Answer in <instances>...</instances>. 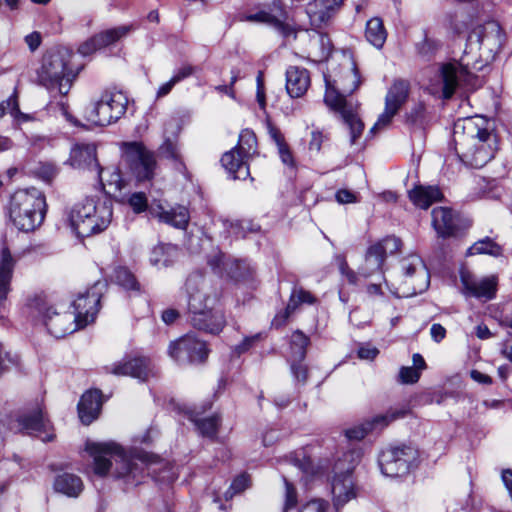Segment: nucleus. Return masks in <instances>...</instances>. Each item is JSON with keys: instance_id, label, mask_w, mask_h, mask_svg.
Masks as SVG:
<instances>
[{"instance_id": "obj_1", "label": "nucleus", "mask_w": 512, "mask_h": 512, "mask_svg": "<svg viewBox=\"0 0 512 512\" xmlns=\"http://www.w3.org/2000/svg\"><path fill=\"white\" fill-rule=\"evenodd\" d=\"M340 71L333 79L325 75L326 92L325 104L339 112L344 122L349 126L351 144L362 135L364 124L357 114L358 105L348 101L346 95L353 93L361 84L360 75L351 53H343Z\"/></svg>"}, {"instance_id": "obj_2", "label": "nucleus", "mask_w": 512, "mask_h": 512, "mask_svg": "<svg viewBox=\"0 0 512 512\" xmlns=\"http://www.w3.org/2000/svg\"><path fill=\"white\" fill-rule=\"evenodd\" d=\"M86 450L94 459L95 474L104 476L114 465V476L133 485L140 483L145 466L152 464L155 459V456L144 451L135 450L128 454L113 442L87 443Z\"/></svg>"}, {"instance_id": "obj_3", "label": "nucleus", "mask_w": 512, "mask_h": 512, "mask_svg": "<svg viewBox=\"0 0 512 512\" xmlns=\"http://www.w3.org/2000/svg\"><path fill=\"white\" fill-rule=\"evenodd\" d=\"M485 125L483 118H465L454 125L455 150L468 167L482 168L494 157L497 139Z\"/></svg>"}, {"instance_id": "obj_4", "label": "nucleus", "mask_w": 512, "mask_h": 512, "mask_svg": "<svg viewBox=\"0 0 512 512\" xmlns=\"http://www.w3.org/2000/svg\"><path fill=\"white\" fill-rule=\"evenodd\" d=\"M185 287L193 326L212 334L219 333L225 325V318L221 311L215 309L217 295L204 276L200 272L190 274Z\"/></svg>"}, {"instance_id": "obj_5", "label": "nucleus", "mask_w": 512, "mask_h": 512, "mask_svg": "<svg viewBox=\"0 0 512 512\" xmlns=\"http://www.w3.org/2000/svg\"><path fill=\"white\" fill-rule=\"evenodd\" d=\"M46 197L35 187L15 191L9 201L8 216L13 226L29 233L38 229L46 215Z\"/></svg>"}, {"instance_id": "obj_6", "label": "nucleus", "mask_w": 512, "mask_h": 512, "mask_svg": "<svg viewBox=\"0 0 512 512\" xmlns=\"http://www.w3.org/2000/svg\"><path fill=\"white\" fill-rule=\"evenodd\" d=\"M112 203L85 198L74 204L68 214L71 229L78 237H89L105 230L112 220Z\"/></svg>"}, {"instance_id": "obj_7", "label": "nucleus", "mask_w": 512, "mask_h": 512, "mask_svg": "<svg viewBox=\"0 0 512 512\" xmlns=\"http://www.w3.org/2000/svg\"><path fill=\"white\" fill-rule=\"evenodd\" d=\"M71 57L66 49L50 50L43 56L37 72L38 80L51 93L68 94L75 77L69 67Z\"/></svg>"}, {"instance_id": "obj_8", "label": "nucleus", "mask_w": 512, "mask_h": 512, "mask_svg": "<svg viewBox=\"0 0 512 512\" xmlns=\"http://www.w3.org/2000/svg\"><path fill=\"white\" fill-rule=\"evenodd\" d=\"M127 105L128 97L123 92L106 90L85 107L83 117L90 126H107L126 113Z\"/></svg>"}, {"instance_id": "obj_9", "label": "nucleus", "mask_w": 512, "mask_h": 512, "mask_svg": "<svg viewBox=\"0 0 512 512\" xmlns=\"http://www.w3.org/2000/svg\"><path fill=\"white\" fill-rule=\"evenodd\" d=\"M127 202L135 213L148 210L152 217L177 229H186L188 226L190 214L185 206L177 205L167 210L160 201H153L148 205L147 197L143 192L132 193Z\"/></svg>"}, {"instance_id": "obj_10", "label": "nucleus", "mask_w": 512, "mask_h": 512, "mask_svg": "<svg viewBox=\"0 0 512 512\" xmlns=\"http://www.w3.org/2000/svg\"><path fill=\"white\" fill-rule=\"evenodd\" d=\"M27 307L31 316L40 318L56 338L64 337L80 328L70 314L57 313L45 295L34 296L29 300Z\"/></svg>"}, {"instance_id": "obj_11", "label": "nucleus", "mask_w": 512, "mask_h": 512, "mask_svg": "<svg viewBox=\"0 0 512 512\" xmlns=\"http://www.w3.org/2000/svg\"><path fill=\"white\" fill-rule=\"evenodd\" d=\"M505 42V33L496 21H488L476 26L467 39L468 47L477 49L480 57L485 61H491L501 51Z\"/></svg>"}, {"instance_id": "obj_12", "label": "nucleus", "mask_w": 512, "mask_h": 512, "mask_svg": "<svg viewBox=\"0 0 512 512\" xmlns=\"http://www.w3.org/2000/svg\"><path fill=\"white\" fill-rule=\"evenodd\" d=\"M417 460V451L410 446L389 447L379 455V466L387 477L407 475Z\"/></svg>"}, {"instance_id": "obj_13", "label": "nucleus", "mask_w": 512, "mask_h": 512, "mask_svg": "<svg viewBox=\"0 0 512 512\" xmlns=\"http://www.w3.org/2000/svg\"><path fill=\"white\" fill-rule=\"evenodd\" d=\"M105 284L97 281L83 293H79L73 301L74 322L80 328L85 327L95 320L100 309V299L103 294Z\"/></svg>"}, {"instance_id": "obj_14", "label": "nucleus", "mask_w": 512, "mask_h": 512, "mask_svg": "<svg viewBox=\"0 0 512 512\" xmlns=\"http://www.w3.org/2000/svg\"><path fill=\"white\" fill-rule=\"evenodd\" d=\"M400 246V239L394 236L386 237L371 245L367 249L364 264L361 266L359 274L368 278L376 272L382 271L386 256L397 252Z\"/></svg>"}, {"instance_id": "obj_15", "label": "nucleus", "mask_w": 512, "mask_h": 512, "mask_svg": "<svg viewBox=\"0 0 512 512\" xmlns=\"http://www.w3.org/2000/svg\"><path fill=\"white\" fill-rule=\"evenodd\" d=\"M11 429L16 432L36 435L43 442L51 441L54 438V435L50 432V422L38 404L31 411L19 415L11 425Z\"/></svg>"}, {"instance_id": "obj_16", "label": "nucleus", "mask_w": 512, "mask_h": 512, "mask_svg": "<svg viewBox=\"0 0 512 512\" xmlns=\"http://www.w3.org/2000/svg\"><path fill=\"white\" fill-rule=\"evenodd\" d=\"M400 269L406 277L404 283L409 285V289L403 292V295L410 296L422 293L430 283V274L423 262L417 255H409L400 262Z\"/></svg>"}, {"instance_id": "obj_17", "label": "nucleus", "mask_w": 512, "mask_h": 512, "mask_svg": "<svg viewBox=\"0 0 512 512\" xmlns=\"http://www.w3.org/2000/svg\"><path fill=\"white\" fill-rule=\"evenodd\" d=\"M409 92V83L404 80L395 81L385 98V109L384 112L378 117L377 122L373 125L370 133L374 134L387 127L393 117L398 113L401 106L406 102Z\"/></svg>"}, {"instance_id": "obj_18", "label": "nucleus", "mask_w": 512, "mask_h": 512, "mask_svg": "<svg viewBox=\"0 0 512 512\" xmlns=\"http://www.w3.org/2000/svg\"><path fill=\"white\" fill-rule=\"evenodd\" d=\"M123 156L130 162L139 180H148L153 177L156 160L152 153L138 142L124 143Z\"/></svg>"}, {"instance_id": "obj_19", "label": "nucleus", "mask_w": 512, "mask_h": 512, "mask_svg": "<svg viewBox=\"0 0 512 512\" xmlns=\"http://www.w3.org/2000/svg\"><path fill=\"white\" fill-rule=\"evenodd\" d=\"M439 77L442 84L444 98H450L459 84L471 85L474 79L469 70V63L461 62L447 63L442 65L439 70Z\"/></svg>"}, {"instance_id": "obj_20", "label": "nucleus", "mask_w": 512, "mask_h": 512, "mask_svg": "<svg viewBox=\"0 0 512 512\" xmlns=\"http://www.w3.org/2000/svg\"><path fill=\"white\" fill-rule=\"evenodd\" d=\"M460 280L463 294L478 299L492 300L496 296L498 278L495 275L477 278L469 271H461Z\"/></svg>"}, {"instance_id": "obj_21", "label": "nucleus", "mask_w": 512, "mask_h": 512, "mask_svg": "<svg viewBox=\"0 0 512 512\" xmlns=\"http://www.w3.org/2000/svg\"><path fill=\"white\" fill-rule=\"evenodd\" d=\"M133 30V25H121L101 31L83 42L78 47V52L83 56H89L102 48L120 41Z\"/></svg>"}, {"instance_id": "obj_22", "label": "nucleus", "mask_w": 512, "mask_h": 512, "mask_svg": "<svg viewBox=\"0 0 512 512\" xmlns=\"http://www.w3.org/2000/svg\"><path fill=\"white\" fill-rule=\"evenodd\" d=\"M153 364L147 357L137 356L125 358L106 367L108 373L116 376H131L141 381H146L154 375Z\"/></svg>"}, {"instance_id": "obj_23", "label": "nucleus", "mask_w": 512, "mask_h": 512, "mask_svg": "<svg viewBox=\"0 0 512 512\" xmlns=\"http://www.w3.org/2000/svg\"><path fill=\"white\" fill-rule=\"evenodd\" d=\"M407 411L404 409L389 410L385 414H379L371 419L365 420L363 423L346 430V437L350 440H361L369 432L376 429H383L392 421L403 418Z\"/></svg>"}, {"instance_id": "obj_24", "label": "nucleus", "mask_w": 512, "mask_h": 512, "mask_svg": "<svg viewBox=\"0 0 512 512\" xmlns=\"http://www.w3.org/2000/svg\"><path fill=\"white\" fill-rule=\"evenodd\" d=\"M331 494L336 510L357 497V488L351 471L336 473L331 480Z\"/></svg>"}, {"instance_id": "obj_25", "label": "nucleus", "mask_w": 512, "mask_h": 512, "mask_svg": "<svg viewBox=\"0 0 512 512\" xmlns=\"http://www.w3.org/2000/svg\"><path fill=\"white\" fill-rule=\"evenodd\" d=\"M459 217L449 208L436 207L432 210V225L441 237H450L457 234Z\"/></svg>"}, {"instance_id": "obj_26", "label": "nucleus", "mask_w": 512, "mask_h": 512, "mask_svg": "<svg viewBox=\"0 0 512 512\" xmlns=\"http://www.w3.org/2000/svg\"><path fill=\"white\" fill-rule=\"evenodd\" d=\"M102 404L101 391L95 389L84 393L78 403V413L81 422L85 425L92 423L99 416Z\"/></svg>"}, {"instance_id": "obj_27", "label": "nucleus", "mask_w": 512, "mask_h": 512, "mask_svg": "<svg viewBox=\"0 0 512 512\" xmlns=\"http://www.w3.org/2000/svg\"><path fill=\"white\" fill-rule=\"evenodd\" d=\"M70 164L79 169L94 170L100 168L96 158V146L94 144H76L70 152Z\"/></svg>"}, {"instance_id": "obj_28", "label": "nucleus", "mask_w": 512, "mask_h": 512, "mask_svg": "<svg viewBox=\"0 0 512 512\" xmlns=\"http://www.w3.org/2000/svg\"><path fill=\"white\" fill-rule=\"evenodd\" d=\"M309 71L298 66H290L286 71V90L292 98L303 96L310 87Z\"/></svg>"}, {"instance_id": "obj_29", "label": "nucleus", "mask_w": 512, "mask_h": 512, "mask_svg": "<svg viewBox=\"0 0 512 512\" xmlns=\"http://www.w3.org/2000/svg\"><path fill=\"white\" fill-rule=\"evenodd\" d=\"M208 263L213 269L219 270V272L223 269L230 278L236 281L247 278L252 271L245 261H226L222 253H218L210 258Z\"/></svg>"}, {"instance_id": "obj_30", "label": "nucleus", "mask_w": 512, "mask_h": 512, "mask_svg": "<svg viewBox=\"0 0 512 512\" xmlns=\"http://www.w3.org/2000/svg\"><path fill=\"white\" fill-rule=\"evenodd\" d=\"M248 159L231 149L223 154L221 158L222 166L233 177V179L245 180L250 172L247 165Z\"/></svg>"}, {"instance_id": "obj_31", "label": "nucleus", "mask_w": 512, "mask_h": 512, "mask_svg": "<svg viewBox=\"0 0 512 512\" xmlns=\"http://www.w3.org/2000/svg\"><path fill=\"white\" fill-rule=\"evenodd\" d=\"M442 192L437 186L418 185L409 191V198L419 208L427 209L434 202L440 201Z\"/></svg>"}, {"instance_id": "obj_32", "label": "nucleus", "mask_w": 512, "mask_h": 512, "mask_svg": "<svg viewBox=\"0 0 512 512\" xmlns=\"http://www.w3.org/2000/svg\"><path fill=\"white\" fill-rule=\"evenodd\" d=\"M15 260L9 249L3 247L0 253V302L7 298L13 275Z\"/></svg>"}, {"instance_id": "obj_33", "label": "nucleus", "mask_w": 512, "mask_h": 512, "mask_svg": "<svg viewBox=\"0 0 512 512\" xmlns=\"http://www.w3.org/2000/svg\"><path fill=\"white\" fill-rule=\"evenodd\" d=\"M96 177L107 194L115 195L121 192L126 186L125 180L122 178L120 170L116 167L107 168L105 171L100 167L96 173Z\"/></svg>"}, {"instance_id": "obj_34", "label": "nucleus", "mask_w": 512, "mask_h": 512, "mask_svg": "<svg viewBox=\"0 0 512 512\" xmlns=\"http://www.w3.org/2000/svg\"><path fill=\"white\" fill-rule=\"evenodd\" d=\"M179 256V249L173 244H158L150 254V263L160 268L171 266Z\"/></svg>"}, {"instance_id": "obj_35", "label": "nucleus", "mask_w": 512, "mask_h": 512, "mask_svg": "<svg viewBox=\"0 0 512 512\" xmlns=\"http://www.w3.org/2000/svg\"><path fill=\"white\" fill-rule=\"evenodd\" d=\"M83 487L81 478L71 473L60 474L54 481L55 491L68 497H78L83 491Z\"/></svg>"}, {"instance_id": "obj_36", "label": "nucleus", "mask_w": 512, "mask_h": 512, "mask_svg": "<svg viewBox=\"0 0 512 512\" xmlns=\"http://www.w3.org/2000/svg\"><path fill=\"white\" fill-rule=\"evenodd\" d=\"M365 36L374 47L378 49L383 47L387 38V31L381 18L374 17L367 21Z\"/></svg>"}, {"instance_id": "obj_37", "label": "nucleus", "mask_w": 512, "mask_h": 512, "mask_svg": "<svg viewBox=\"0 0 512 512\" xmlns=\"http://www.w3.org/2000/svg\"><path fill=\"white\" fill-rule=\"evenodd\" d=\"M332 44L329 37L316 30L310 36V50L317 60L322 61L326 59L331 52Z\"/></svg>"}, {"instance_id": "obj_38", "label": "nucleus", "mask_w": 512, "mask_h": 512, "mask_svg": "<svg viewBox=\"0 0 512 512\" xmlns=\"http://www.w3.org/2000/svg\"><path fill=\"white\" fill-rule=\"evenodd\" d=\"M188 417L195 424L199 432L206 437H214L219 426V417L216 415L200 418L195 411H188Z\"/></svg>"}, {"instance_id": "obj_39", "label": "nucleus", "mask_w": 512, "mask_h": 512, "mask_svg": "<svg viewBox=\"0 0 512 512\" xmlns=\"http://www.w3.org/2000/svg\"><path fill=\"white\" fill-rule=\"evenodd\" d=\"M190 343H193V336L192 335H186L179 340L172 342L169 346V355L171 358H173L175 361L184 364V363H190L189 359V346Z\"/></svg>"}, {"instance_id": "obj_40", "label": "nucleus", "mask_w": 512, "mask_h": 512, "mask_svg": "<svg viewBox=\"0 0 512 512\" xmlns=\"http://www.w3.org/2000/svg\"><path fill=\"white\" fill-rule=\"evenodd\" d=\"M256 143L255 134L251 130L245 129L240 133L238 144L233 150H237L238 153L249 159L255 153Z\"/></svg>"}, {"instance_id": "obj_41", "label": "nucleus", "mask_w": 512, "mask_h": 512, "mask_svg": "<svg viewBox=\"0 0 512 512\" xmlns=\"http://www.w3.org/2000/svg\"><path fill=\"white\" fill-rule=\"evenodd\" d=\"M502 253L501 247L490 238L475 242L467 251V255L488 254L499 256Z\"/></svg>"}, {"instance_id": "obj_42", "label": "nucleus", "mask_w": 512, "mask_h": 512, "mask_svg": "<svg viewBox=\"0 0 512 512\" xmlns=\"http://www.w3.org/2000/svg\"><path fill=\"white\" fill-rule=\"evenodd\" d=\"M309 338L300 331H296L291 337V350L294 361L301 362L306 355Z\"/></svg>"}, {"instance_id": "obj_43", "label": "nucleus", "mask_w": 512, "mask_h": 512, "mask_svg": "<svg viewBox=\"0 0 512 512\" xmlns=\"http://www.w3.org/2000/svg\"><path fill=\"white\" fill-rule=\"evenodd\" d=\"M115 282L126 290H139V283L135 276L125 267H118L114 271Z\"/></svg>"}, {"instance_id": "obj_44", "label": "nucleus", "mask_w": 512, "mask_h": 512, "mask_svg": "<svg viewBox=\"0 0 512 512\" xmlns=\"http://www.w3.org/2000/svg\"><path fill=\"white\" fill-rule=\"evenodd\" d=\"M7 107L8 113L13 117L16 125L31 120L30 115L20 111L16 90H14L12 95L7 99Z\"/></svg>"}, {"instance_id": "obj_45", "label": "nucleus", "mask_w": 512, "mask_h": 512, "mask_svg": "<svg viewBox=\"0 0 512 512\" xmlns=\"http://www.w3.org/2000/svg\"><path fill=\"white\" fill-rule=\"evenodd\" d=\"M188 354L190 363L203 362L208 356V350L204 341L198 340L193 336V343H190Z\"/></svg>"}, {"instance_id": "obj_46", "label": "nucleus", "mask_w": 512, "mask_h": 512, "mask_svg": "<svg viewBox=\"0 0 512 512\" xmlns=\"http://www.w3.org/2000/svg\"><path fill=\"white\" fill-rule=\"evenodd\" d=\"M334 259L341 276L345 278L349 284L357 285L359 281V275L349 267L345 256L338 254Z\"/></svg>"}, {"instance_id": "obj_47", "label": "nucleus", "mask_w": 512, "mask_h": 512, "mask_svg": "<svg viewBox=\"0 0 512 512\" xmlns=\"http://www.w3.org/2000/svg\"><path fill=\"white\" fill-rule=\"evenodd\" d=\"M300 305L298 299H296L295 293L292 291L289 302L283 312L278 313L273 319V325L282 326L286 323L287 319L294 313L297 307Z\"/></svg>"}, {"instance_id": "obj_48", "label": "nucleus", "mask_w": 512, "mask_h": 512, "mask_svg": "<svg viewBox=\"0 0 512 512\" xmlns=\"http://www.w3.org/2000/svg\"><path fill=\"white\" fill-rule=\"evenodd\" d=\"M300 305L298 299H296L295 293L292 291L289 302L283 312L278 313L273 319V325L282 326L286 323L287 319L294 313L297 307Z\"/></svg>"}, {"instance_id": "obj_49", "label": "nucleus", "mask_w": 512, "mask_h": 512, "mask_svg": "<svg viewBox=\"0 0 512 512\" xmlns=\"http://www.w3.org/2000/svg\"><path fill=\"white\" fill-rule=\"evenodd\" d=\"M249 483L250 479L248 475L242 474L236 477L231 483L229 489L225 492V498L230 499L235 494L244 491L249 486Z\"/></svg>"}, {"instance_id": "obj_50", "label": "nucleus", "mask_w": 512, "mask_h": 512, "mask_svg": "<svg viewBox=\"0 0 512 512\" xmlns=\"http://www.w3.org/2000/svg\"><path fill=\"white\" fill-rule=\"evenodd\" d=\"M421 372L417 368L403 366L399 371V380L403 384H414L420 379Z\"/></svg>"}, {"instance_id": "obj_51", "label": "nucleus", "mask_w": 512, "mask_h": 512, "mask_svg": "<svg viewBox=\"0 0 512 512\" xmlns=\"http://www.w3.org/2000/svg\"><path fill=\"white\" fill-rule=\"evenodd\" d=\"M300 512H328V503L324 500L315 499L305 504Z\"/></svg>"}, {"instance_id": "obj_52", "label": "nucleus", "mask_w": 512, "mask_h": 512, "mask_svg": "<svg viewBox=\"0 0 512 512\" xmlns=\"http://www.w3.org/2000/svg\"><path fill=\"white\" fill-rule=\"evenodd\" d=\"M284 482H285V486H286L284 509L287 510L296 505L297 495H296V490L294 489L293 485L286 478H284Z\"/></svg>"}, {"instance_id": "obj_53", "label": "nucleus", "mask_w": 512, "mask_h": 512, "mask_svg": "<svg viewBox=\"0 0 512 512\" xmlns=\"http://www.w3.org/2000/svg\"><path fill=\"white\" fill-rule=\"evenodd\" d=\"M159 151L162 155H164L167 158L178 159L179 155L177 146L170 139L164 141V143L160 146Z\"/></svg>"}, {"instance_id": "obj_54", "label": "nucleus", "mask_w": 512, "mask_h": 512, "mask_svg": "<svg viewBox=\"0 0 512 512\" xmlns=\"http://www.w3.org/2000/svg\"><path fill=\"white\" fill-rule=\"evenodd\" d=\"M327 139V135H324L321 131H312L309 149L319 152L322 143Z\"/></svg>"}, {"instance_id": "obj_55", "label": "nucleus", "mask_w": 512, "mask_h": 512, "mask_svg": "<svg viewBox=\"0 0 512 512\" xmlns=\"http://www.w3.org/2000/svg\"><path fill=\"white\" fill-rule=\"evenodd\" d=\"M291 370H292V373L297 381L301 382L302 384L306 383V381L308 379V369L305 365H303L301 363L300 364L293 363L291 365Z\"/></svg>"}, {"instance_id": "obj_56", "label": "nucleus", "mask_w": 512, "mask_h": 512, "mask_svg": "<svg viewBox=\"0 0 512 512\" xmlns=\"http://www.w3.org/2000/svg\"><path fill=\"white\" fill-rule=\"evenodd\" d=\"M297 466L302 471L303 477H305L306 481L310 476H313L317 473L316 468L310 458H304L302 462L297 464Z\"/></svg>"}, {"instance_id": "obj_57", "label": "nucleus", "mask_w": 512, "mask_h": 512, "mask_svg": "<svg viewBox=\"0 0 512 512\" xmlns=\"http://www.w3.org/2000/svg\"><path fill=\"white\" fill-rule=\"evenodd\" d=\"M336 200L340 204H348V203H354L357 202L356 195L346 189L338 190L335 194Z\"/></svg>"}, {"instance_id": "obj_58", "label": "nucleus", "mask_w": 512, "mask_h": 512, "mask_svg": "<svg viewBox=\"0 0 512 512\" xmlns=\"http://www.w3.org/2000/svg\"><path fill=\"white\" fill-rule=\"evenodd\" d=\"M57 173L56 167L52 164H43L39 167L38 174L45 181H51Z\"/></svg>"}, {"instance_id": "obj_59", "label": "nucleus", "mask_w": 512, "mask_h": 512, "mask_svg": "<svg viewBox=\"0 0 512 512\" xmlns=\"http://www.w3.org/2000/svg\"><path fill=\"white\" fill-rule=\"evenodd\" d=\"M195 72V68L191 65H185L179 68L174 75L172 76V79L174 82L179 83L180 81L188 78Z\"/></svg>"}, {"instance_id": "obj_60", "label": "nucleus", "mask_w": 512, "mask_h": 512, "mask_svg": "<svg viewBox=\"0 0 512 512\" xmlns=\"http://www.w3.org/2000/svg\"><path fill=\"white\" fill-rule=\"evenodd\" d=\"M378 353L379 350L376 347L370 345L362 346L358 350L359 358L364 360H372L378 355Z\"/></svg>"}, {"instance_id": "obj_61", "label": "nucleus", "mask_w": 512, "mask_h": 512, "mask_svg": "<svg viewBox=\"0 0 512 512\" xmlns=\"http://www.w3.org/2000/svg\"><path fill=\"white\" fill-rule=\"evenodd\" d=\"M430 335L435 342L439 343L445 338L446 329L441 324L435 323L430 328Z\"/></svg>"}, {"instance_id": "obj_62", "label": "nucleus", "mask_w": 512, "mask_h": 512, "mask_svg": "<svg viewBox=\"0 0 512 512\" xmlns=\"http://www.w3.org/2000/svg\"><path fill=\"white\" fill-rule=\"evenodd\" d=\"M293 292L295 293L296 299H298L300 304H312L315 301V298L311 295V293L303 290L302 288H294Z\"/></svg>"}, {"instance_id": "obj_63", "label": "nucleus", "mask_w": 512, "mask_h": 512, "mask_svg": "<svg viewBox=\"0 0 512 512\" xmlns=\"http://www.w3.org/2000/svg\"><path fill=\"white\" fill-rule=\"evenodd\" d=\"M25 42L31 51H35L41 43V35L38 32H32L25 37Z\"/></svg>"}, {"instance_id": "obj_64", "label": "nucleus", "mask_w": 512, "mask_h": 512, "mask_svg": "<svg viewBox=\"0 0 512 512\" xmlns=\"http://www.w3.org/2000/svg\"><path fill=\"white\" fill-rule=\"evenodd\" d=\"M278 153L280 155V158H281L282 162L285 165L293 166V164H294L293 156H292V153L290 152L287 144L279 147L278 148Z\"/></svg>"}]
</instances>
